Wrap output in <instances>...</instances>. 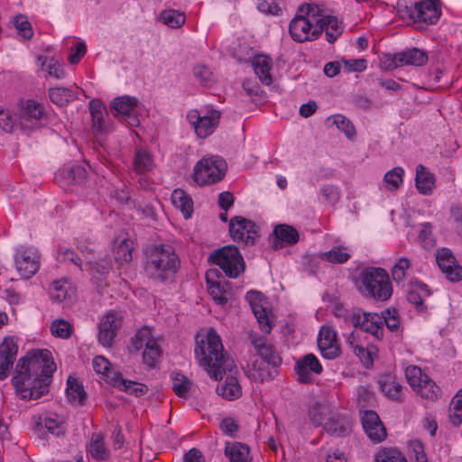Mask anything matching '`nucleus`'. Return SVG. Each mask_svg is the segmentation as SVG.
<instances>
[{"mask_svg":"<svg viewBox=\"0 0 462 462\" xmlns=\"http://www.w3.org/2000/svg\"><path fill=\"white\" fill-rule=\"evenodd\" d=\"M56 370L51 353L47 349H34L20 358L12 378L16 393L25 401L36 400L49 392L52 374Z\"/></svg>","mask_w":462,"mask_h":462,"instance_id":"f257e3e1","label":"nucleus"},{"mask_svg":"<svg viewBox=\"0 0 462 462\" xmlns=\"http://www.w3.org/2000/svg\"><path fill=\"white\" fill-rule=\"evenodd\" d=\"M195 355L200 366L215 380H221L226 371L235 368L234 361L226 357L220 337L210 328L201 339L197 337Z\"/></svg>","mask_w":462,"mask_h":462,"instance_id":"f03ea898","label":"nucleus"},{"mask_svg":"<svg viewBox=\"0 0 462 462\" xmlns=\"http://www.w3.org/2000/svg\"><path fill=\"white\" fill-rule=\"evenodd\" d=\"M180 261L170 245H154L146 249L144 270L151 278L164 282L176 273Z\"/></svg>","mask_w":462,"mask_h":462,"instance_id":"7ed1b4c3","label":"nucleus"},{"mask_svg":"<svg viewBox=\"0 0 462 462\" xmlns=\"http://www.w3.org/2000/svg\"><path fill=\"white\" fill-rule=\"evenodd\" d=\"M359 291L377 301H386L393 294V285L388 273L380 267H365L357 278Z\"/></svg>","mask_w":462,"mask_h":462,"instance_id":"20e7f679","label":"nucleus"},{"mask_svg":"<svg viewBox=\"0 0 462 462\" xmlns=\"http://www.w3.org/2000/svg\"><path fill=\"white\" fill-rule=\"evenodd\" d=\"M226 161L218 155H206L195 165L193 179L199 185H208L221 180L226 171Z\"/></svg>","mask_w":462,"mask_h":462,"instance_id":"39448f33","label":"nucleus"},{"mask_svg":"<svg viewBox=\"0 0 462 462\" xmlns=\"http://www.w3.org/2000/svg\"><path fill=\"white\" fill-rule=\"evenodd\" d=\"M208 261L217 264L231 279L237 278L245 272V263L238 248L235 245H226L208 256Z\"/></svg>","mask_w":462,"mask_h":462,"instance_id":"423d86ee","label":"nucleus"},{"mask_svg":"<svg viewBox=\"0 0 462 462\" xmlns=\"http://www.w3.org/2000/svg\"><path fill=\"white\" fill-rule=\"evenodd\" d=\"M319 15V10L310 5L300 7L296 16L290 23L289 31L291 38L298 42L317 39L319 36L313 34L315 27L313 23Z\"/></svg>","mask_w":462,"mask_h":462,"instance_id":"0eeeda50","label":"nucleus"},{"mask_svg":"<svg viewBox=\"0 0 462 462\" xmlns=\"http://www.w3.org/2000/svg\"><path fill=\"white\" fill-rule=\"evenodd\" d=\"M15 120L24 131H33L46 124V116L42 106L31 99L20 101Z\"/></svg>","mask_w":462,"mask_h":462,"instance_id":"6e6552de","label":"nucleus"},{"mask_svg":"<svg viewBox=\"0 0 462 462\" xmlns=\"http://www.w3.org/2000/svg\"><path fill=\"white\" fill-rule=\"evenodd\" d=\"M347 320L356 328L371 334L376 339L383 337V319L375 312H365L360 308L352 309Z\"/></svg>","mask_w":462,"mask_h":462,"instance_id":"1a4fd4ad","label":"nucleus"},{"mask_svg":"<svg viewBox=\"0 0 462 462\" xmlns=\"http://www.w3.org/2000/svg\"><path fill=\"white\" fill-rule=\"evenodd\" d=\"M428 61V55L423 51L413 48L394 54H384L381 60L382 67L386 70H392L401 66H422Z\"/></svg>","mask_w":462,"mask_h":462,"instance_id":"9d476101","label":"nucleus"},{"mask_svg":"<svg viewBox=\"0 0 462 462\" xmlns=\"http://www.w3.org/2000/svg\"><path fill=\"white\" fill-rule=\"evenodd\" d=\"M113 116L130 127H136L140 121L137 116V99L123 96L116 97L110 105Z\"/></svg>","mask_w":462,"mask_h":462,"instance_id":"9b49d317","label":"nucleus"},{"mask_svg":"<svg viewBox=\"0 0 462 462\" xmlns=\"http://www.w3.org/2000/svg\"><path fill=\"white\" fill-rule=\"evenodd\" d=\"M229 232L235 241L244 242L247 245H254L258 237V226L256 224L243 217L231 218Z\"/></svg>","mask_w":462,"mask_h":462,"instance_id":"f8f14e48","label":"nucleus"},{"mask_svg":"<svg viewBox=\"0 0 462 462\" xmlns=\"http://www.w3.org/2000/svg\"><path fill=\"white\" fill-rule=\"evenodd\" d=\"M222 274L217 269H210L206 273L208 291L214 301L219 305H225L230 296V283L224 280Z\"/></svg>","mask_w":462,"mask_h":462,"instance_id":"ddd939ff","label":"nucleus"},{"mask_svg":"<svg viewBox=\"0 0 462 462\" xmlns=\"http://www.w3.org/2000/svg\"><path fill=\"white\" fill-rule=\"evenodd\" d=\"M436 261L448 280L451 282L462 280V266L457 263L450 249L445 247L438 249Z\"/></svg>","mask_w":462,"mask_h":462,"instance_id":"4468645a","label":"nucleus"},{"mask_svg":"<svg viewBox=\"0 0 462 462\" xmlns=\"http://www.w3.org/2000/svg\"><path fill=\"white\" fill-rule=\"evenodd\" d=\"M440 14L438 0H421L415 3L409 15L415 22L433 24L439 20Z\"/></svg>","mask_w":462,"mask_h":462,"instance_id":"2eb2a0df","label":"nucleus"},{"mask_svg":"<svg viewBox=\"0 0 462 462\" xmlns=\"http://www.w3.org/2000/svg\"><path fill=\"white\" fill-rule=\"evenodd\" d=\"M122 324V316L116 311H109L99 323L98 341L104 346H111L116 330Z\"/></svg>","mask_w":462,"mask_h":462,"instance_id":"dca6fc26","label":"nucleus"},{"mask_svg":"<svg viewBox=\"0 0 462 462\" xmlns=\"http://www.w3.org/2000/svg\"><path fill=\"white\" fill-rule=\"evenodd\" d=\"M18 351L17 338L5 337L0 344V381L7 378Z\"/></svg>","mask_w":462,"mask_h":462,"instance_id":"f3484780","label":"nucleus"},{"mask_svg":"<svg viewBox=\"0 0 462 462\" xmlns=\"http://www.w3.org/2000/svg\"><path fill=\"white\" fill-rule=\"evenodd\" d=\"M318 346L322 356L326 359H335L339 356L340 349L337 340V333L328 326L320 328Z\"/></svg>","mask_w":462,"mask_h":462,"instance_id":"a211bd4d","label":"nucleus"},{"mask_svg":"<svg viewBox=\"0 0 462 462\" xmlns=\"http://www.w3.org/2000/svg\"><path fill=\"white\" fill-rule=\"evenodd\" d=\"M361 420L363 428L372 441L379 443L385 439L387 436L386 429L375 411H365Z\"/></svg>","mask_w":462,"mask_h":462,"instance_id":"6ab92c4d","label":"nucleus"},{"mask_svg":"<svg viewBox=\"0 0 462 462\" xmlns=\"http://www.w3.org/2000/svg\"><path fill=\"white\" fill-rule=\"evenodd\" d=\"M322 365L319 359L313 354H307L300 358L295 365V371L298 374V381L301 383H310L312 381L311 373L320 374Z\"/></svg>","mask_w":462,"mask_h":462,"instance_id":"aec40b11","label":"nucleus"},{"mask_svg":"<svg viewBox=\"0 0 462 462\" xmlns=\"http://www.w3.org/2000/svg\"><path fill=\"white\" fill-rule=\"evenodd\" d=\"M315 27L313 29L314 36H319L325 31L326 39L333 43L342 34L343 27L337 17L332 15H323L321 18L315 19Z\"/></svg>","mask_w":462,"mask_h":462,"instance_id":"412c9836","label":"nucleus"},{"mask_svg":"<svg viewBox=\"0 0 462 462\" xmlns=\"http://www.w3.org/2000/svg\"><path fill=\"white\" fill-rule=\"evenodd\" d=\"M15 264L21 277L29 279L40 267L39 256L32 250L19 251L15 256Z\"/></svg>","mask_w":462,"mask_h":462,"instance_id":"4be33fe9","label":"nucleus"},{"mask_svg":"<svg viewBox=\"0 0 462 462\" xmlns=\"http://www.w3.org/2000/svg\"><path fill=\"white\" fill-rule=\"evenodd\" d=\"M246 300L250 303L251 309L259 323L260 328L265 334L272 331V326L266 312V310L260 304L263 300V295L255 291H250L246 293Z\"/></svg>","mask_w":462,"mask_h":462,"instance_id":"5701e85b","label":"nucleus"},{"mask_svg":"<svg viewBox=\"0 0 462 462\" xmlns=\"http://www.w3.org/2000/svg\"><path fill=\"white\" fill-rule=\"evenodd\" d=\"M252 343L256 350L258 356L263 359V362L273 368H277L282 364V358L275 351L273 346L267 343L266 338L258 337L252 340Z\"/></svg>","mask_w":462,"mask_h":462,"instance_id":"b1692460","label":"nucleus"},{"mask_svg":"<svg viewBox=\"0 0 462 462\" xmlns=\"http://www.w3.org/2000/svg\"><path fill=\"white\" fill-rule=\"evenodd\" d=\"M221 113L216 109H208L201 116L199 123L195 126V132L199 138H206L210 135L219 123Z\"/></svg>","mask_w":462,"mask_h":462,"instance_id":"393cba45","label":"nucleus"},{"mask_svg":"<svg viewBox=\"0 0 462 462\" xmlns=\"http://www.w3.org/2000/svg\"><path fill=\"white\" fill-rule=\"evenodd\" d=\"M273 247L280 248L284 245H294L299 241V233L291 226L286 224L277 225L273 229Z\"/></svg>","mask_w":462,"mask_h":462,"instance_id":"a878e982","label":"nucleus"},{"mask_svg":"<svg viewBox=\"0 0 462 462\" xmlns=\"http://www.w3.org/2000/svg\"><path fill=\"white\" fill-rule=\"evenodd\" d=\"M324 430L333 437H345L351 431L350 421L344 415H335L324 424Z\"/></svg>","mask_w":462,"mask_h":462,"instance_id":"bb28decb","label":"nucleus"},{"mask_svg":"<svg viewBox=\"0 0 462 462\" xmlns=\"http://www.w3.org/2000/svg\"><path fill=\"white\" fill-rule=\"evenodd\" d=\"M253 66L255 74L263 85L269 86L273 83V78L270 73L272 69L270 58L264 55L255 56L253 60Z\"/></svg>","mask_w":462,"mask_h":462,"instance_id":"cd10ccee","label":"nucleus"},{"mask_svg":"<svg viewBox=\"0 0 462 462\" xmlns=\"http://www.w3.org/2000/svg\"><path fill=\"white\" fill-rule=\"evenodd\" d=\"M430 295V291L427 284L422 282H416L408 291L407 300L414 305L418 311L421 312L426 310L424 305V298Z\"/></svg>","mask_w":462,"mask_h":462,"instance_id":"c85d7f7f","label":"nucleus"},{"mask_svg":"<svg viewBox=\"0 0 462 462\" xmlns=\"http://www.w3.org/2000/svg\"><path fill=\"white\" fill-rule=\"evenodd\" d=\"M225 455L229 458L230 462H252L249 447L241 442L226 444Z\"/></svg>","mask_w":462,"mask_h":462,"instance_id":"c756f323","label":"nucleus"},{"mask_svg":"<svg viewBox=\"0 0 462 462\" xmlns=\"http://www.w3.org/2000/svg\"><path fill=\"white\" fill-rule=\"evenodd\" d=\"M268 365L264 362H254L252 367H249L246 371V374L249 378L254 381L264 382L271 381L274 378L277 374L276 368H268Z\"/></svg>","mask_w":462,"mask_h":462,"instance_id":"7c9ffc66","label":"nucleus"},{"mask_svg":"<svg viewBox=\"0 0 462 462\" xmlns=\"http://www.w3.org/2000/svg\"><path fill=\"white\" fill-rule=\"evenodd\" d=\"M381 391L391 400L400 401L402 393V385L391 374H384L379 379Z\"/></svg>","mask_w":462,"mask_h":462,"instance_id":"2f4dec72","label":"nucleus"},{"mask_svg":"<svg viewBox=\"0 0 462 462\" xmlns=\"http://www.w3.org/2000/svg\"><path fill=\"white\" fill-rule=\"evenodd\" d=\"M88 452L94 459L98 461L108 458L109 450L105 444L104 437L100 433H95L91 436Z\"/></svg>","mask_w":462,"mask_h":462,"instance_id":"473e14b6","label":"nucleus"},{"mask_svg":"<svg viewBox=\"0 0 462 462\" xmlns=\"http://www.w3.org/2000/svg\"><path fill=\"white\" fill-rule=\"evenodd\" d=\"M416 188L420 193L429 195L434 187V176L426 171V168L419 164L416 167Z\"/></svg>","mask_w":462,"mask_h":462,"instance_id":"72a5a7b5","label":"nucleus"},{"mask_svg":"<svg viewBox=\"0 0 462 462\" xmlns=\"http://www.w3.org/2000/svg\"><path fill=\"white\" fill-rule=\"evenodd\" d=\"M89 110L94 132L101 133L105 128L104 114L106 113L105 105L98 99H92L89 102Z\"/></svg>","mask_w":462,"mask_h":462,"instance_id":"f704fd0d","label":"nucleus"},{"mask_svg":"<svg viewBox=\"0 0 462 462\" xmlns=\"http://www.w3.org/2000/svg\"><path fill=\"white\" fill-rule=\"evenodd\" d=\"M217 392L219 395L230 401L239 398L242 394L238 381L234 376H227L225 383L217 386Z\"/></svg>","mask_w":462,"mask_h":462,"instance_id":"c9c22d12","label":"nucleus"},{"mask_svg":"<svg viewBox=\"0 0 462 462\" xmlns=\"http://www.w3.org/2000/svg\"><path fill=\"white\" fill-rule=\"evenodd\" d=\"M171 200L174 206L180 209L185 218L191 217L193 203L182 189H175L171 194Z\"/></svg>","mask_w":462,"mask_h":462,"instance_id":"e433bc0d","label":"nucleus"},{"mask_svg":"<svg viewBox=\"0 0 462 462\" xmlns=\"http://www.w3.org/2000/svg\"><path fill=\"white\" fill-rule=\"evenodd\" d=\"M67 396L70 402H78L83 404L86 400L87 394L79 380L71 375L69 376L67 381Z\"/></svg>","mask_w":462,"mask_h":462,"instance_id":"4c0bfd02","label":"nucleus"},{"mask_svg":"<svg viewBox=\"0 0 462 462\" xmlns=\"http://www.w3.org/2000/svg\"><path fill=\"white\" fill-rule=\"evenodd\" d=\"M115 385L137 397L142 396L148 392L147 385L134 381L125 380L121 374L116 375V379H115Z\"/></svg>","mask_w":462,"mask_h":462,"instance_id":"58836bf2","label":"nucleus"},{"mask_svg":"<svg viewBox=\"0 0 462 462\" xmlns=\"http://www.w3.org/2000/svg\"><path fill=\"white\" fill-rule=\"evenodd\" d=\"M51 101L57 106H63L76 98L75 93L66 88H51L49 89Z\"/></svg>","mask_w":462,"mask_h":462,"instance_id":"ea45409f","label":"nucleus"},{"mask_svg":"<svg viewBox=\"0 0 462 462\" xmlns=\"http://www.w3.org/2000/svg\"><path fill=\"white\" fill-rule=\"evenodd\" d=\"M413 390L427 400H436L440 394L439 387L429 376H424V381Z\"/></svg>","mask_w":462,"mask_h":462,"instance_id":"a19ab883","label":"nucleus"},{"mask_svg":"<svg viewBox=\"0 0 462 462\" xmlns=\"http://www.w3.org/2000/svg\"><path fill=\"white\" fill-rule=\"evenodd\" d=\"M45 430L58 437L64 434L65 428L62 423L58 422L52 418L47 417L42 422L37 423L35 427V431L39 436L43 435Z\"/></svg>","mask_w":462,"mask_h":462,"instance_id":"79ce46f5","label":"nucleus"},{"mask_svg":"<svg viewBox=\"0 0 462 462\" xmlns=\"http://www.w3.org/2000/svg\"><path fill=\"white\" fill-rule=\"evenodd\" d=\"M353 351L355 355L359 357L361 363L367 368L373 365L374 360L377 357L378 354L377 347L373 345L367 347L356 345Z\"/></svg>","mask_w":462,"mask_h":462,"instance_id":"37998d69","label":"nucleus"},{"mask_svg":"<svg viewBox=\"0 0 462 462\" xmlns=\"http://www.w3.org/2000/svg\"><path fill=\"white\" fill-rule=\"evenodd\" d=\"M374 462H408L405 456L396 448H383L374 455Z\"/></svg>","mask_w":462,"mask_h":462,"instance_id":"c03bdc74","label":"nucleus"},{"mask_svg":"<svg viewBox=\"0 0 462 462\" xmlns=\"http://www.w3.org/2000/svg\"><path fill=\"white\" fill-rule=\"evenodd\" d=\"M152 160L150 153L143 149L138 148L135 152V156L134 160V168L136 172L143 173L152 169Z\"/></svg>","mask_w":462,"mask_h":462,"instance_id":"a18cd8bd","label":"nucleus"},{"mask_svg":"<svg viewBox=\"0 0 462 462\" xmlns=\"http://www.w3.org/2000/svg\"><path fill=\"white\" fill-rule=\"evenodd\" d=\"M171 378L174 393L179 397L185 398L192 386V382L180 373H173Z\"/></svg>","mask_w":462,"mask_h":462,"instance_id":"49530a36","label":"nucleus"},{"mask_svg":"<svg viewBox=\"0 0 462 462\" xmlns=\"http://www.w3.org/2000/svg\"><path fill=\"white\" fill-rule=\"evenodd\" d=\"M115 260L119 263H129L132 261V242L129 239L124 238L120 241L118 245L114 248Z\"/></svg>","mask_w":462,"mask_h":462,"instance_id":"de8ad7c7","label":"nucleus"},{"mask_svg":"<svg viewBox=\"0 0 462 462\" xmlns=\"http://www.w3.org/2000/svg\"><path fill=\"white\" fill-rule=\"evenodd\" d=\"M154 337L152 335L151 329L147 327H144L139 329L132 338L130 348L134 351H139L143 346L146 347L148 345H150Z\"/></svg>","mask_w":462,"mask_h":462,"instance_id":"09e8293b","label":"nucleus"},{"mask_svg":"<svg viewBox=\"0 0 462 462\" xmlns=\"http://www.w3.org/2000/svg\"><path fill=\"white\" fill-rule=\"evenodd\" d=\"M160 19L164 24L171 28H179L185 23V14L182 12L169 9L161 13Z\"/></svg>","mask_w":462,"mask_h":462,"instance_id":"8fccbe9b","label":"nucleus"},{"mask_svg":"<svg viewBox=\"0 0 462 462\" xmlns=\"http://www.w3.org/2000/svg\"><path fill=\"white\" fill-rule=\"evenodd\" d=\"M62 175L68 179L69 183L80 185L86 180L88 173L84 167L75 165L69 169L63 170Z\"/></svg>","mask_w":462,"mask_h":462,"instance_id":"3c124183","label":"nucleus"},{"mask_svg":"<svg viewBox=\"0 0 462 462\" xmlns=\"http://www.w3.org/2000/svg\"><path fill=\"white\" fill-rule=\"evenodd\" d=\"M68 282L65 280L55 281L50 287L51 298L56 302H61L69 296Z\"/></svg>","mask_w":462,"mask_h":462,"instance_id":"603ef678","label":"nucleus"},{"mask_svg":"<svg viewBox=\"0 0 462 462\" xmlns=\"http://www.w3.org/2000/svg\"><path fill=\"white\" fill-rule=\"evenodd\" d=\"M338 130L345 133L348 138H353L356 134V129L353 124L342 115H335L328 118V121H331Z\"/></svg>","mask_w":462,"mask_h":462,"instance_id":"864d4df0","label":"nucleus"},{"mask_svg":"<svg viewBox=\"0 0 462 462\" xmlns=\"http://www.w3.org/2000/svg\"><path fill=\"white\" fill-rule=\"evenodd\" d=\"M161 356V349L158 345L157 339H153L150 345H148L143 353V358L144 363L150 367H154L159 357Z\"/></svg>","mask_w":462,"mask_h":462,"instance_id":"5fc2aeb1","label":"nucleus"},{"mask_svg":"<svg viewBox=\"0 0 462 462\" xmlns=\"http://www.w3.org/2000/svg\"><path fill=\"white\" fill-rule=\"evenodd\" d=\"M404 171L402 167H395L385 173L383 180L388 189H397L402 183Z\"/></svg>","mask_w":462,"mask_h":462,"instance_id":"6e6d98bb","label":"nucleus"},{"mask_svg":"<svg viewBox=\"0 0 462 462\" xmlns=\"http://www.w3.org/2000/svg\"><path fill=\"white\" fill-rule=\"evenodd\" d=\"M93 368L97 374H101L105 375L107 379H110L115 383V379H116V375H120V374L114 373V375H111L112 371L110 369V363L106 358L101 356H97L93 359Z\"/></svg>","mask_w":462,"mask_h":462,"instance_id":"4d7b16f0","label":"nucleus"},{"mask_svg":"<svg viewBox=\"0 0 462 462\" xmlns=\"http://www.w3.org/2000/svg\"><path fill=\"white\" fill-rule=\"evenodd\" d=\"M405 376L411 387L416 389L424 381V374L421 369L416 365H410L405 370Z\"/></svg>","mask_w":462,"mask_h":462,"instance_id":"13d9d810","label":"nucleus"},{"mask_svg":"<svg viewBox=\"0 0 462 462\" xmlns=\"http://www.w3.org/2000/svg\"><path fill=\"white\" fill-rule=\"evenodd\" d=\"M51 334L61 338H68L71 335L70 324L64 319H56L51 325Z\"/></svg>","mask_w":462,"mask_h":462,"instance_id":"bf43d9fd","label":"nucleus"},{"mask_svg":"<svg viewBox=\"0 0 462 462\" xmlns=\"http://www.w3.org/2000/svg\"><path fill=\"white\" fill-rule=\"evenodd\" d=\"M410 260L406 257H402L393 265L392 269L393 279L397 282H402L406 277V271L410 268Z\"/></svg>","mask_w":462,"mask_h":462,"instance_id":"052dcab7","label":"nucleus"},{"mask_svg":"<svg viewBox=\"0 0 462 462\" xmlns=\"http://www.w3.org/2000/svg\"><path fill=\"white\" fill-rule=\"evenodd\" d=\"M350 254L339 247H334L330 251L322 254V258L333 263H346Z\"/></svg>","mask_w":462,"mask_h":462,"instance_id":"680f3d73","label":"nucleus"},{"mask_svg":"<svg viewBox=\"0 0 462 462\" xmlns=\"http://www.w3.org/2000/svg\"><path fill=\"white\" fill-rule=\"evenodd\" d=\"M383 319V326L385 324L389 330L396 331L399 328V318L398 312L395 309L385 310L380 315Z\"/></svg>","mask_w":462,"mask_h":462,"instance_id":"e2e57ef3","label":"nucleus"},{"mask_svg":"<svg viewBox=\"0 0 462 462\" xmlns=\"http://www.w3.org/2000/svg\"><path fill=\"white\" fill-rule=\"evenodd\" d=\"M14 25L19 32V33L24 39H31L32 37V30L31 23L26 20V18L23 15H18L14 19Z\"/></svg>","mask_w":462,"mask_h":462,"instance_id":"0e129e2a","label":"nucleus"},{"mask_svg":"<svg viewBox=\"0 0 462 462\" xmlns=\"http://www.w3.org/2000/svg\"><path fill=\"white\" fill-rule=\"evenodd\" d=\"M193 73L202 86H208L212 82V73L210 69L204 65H197L193 69Z\"/></svg>","mask_w":462,"mask_h":462,"instance_id":"69168bd1","label":"nucleus"},{"mask_svg":"<svg viewBox=\"0 0 462 462\" xmlns=\"http://www.w3.org/2000/svg\"><path fill=\"white\" fill-rule=\"evenodd\" d=\"M308 416L315 427L321 425L323 420L322 406L319 402H314L309 407Z\"/></svg>","mask_w":462,"mask_h":462,"instance_id":"338daca9","label":"nucleus"},{"mask_svg":"<svg viewBox=\"0 0 462 462\" xmlns=\"http://www.w3.org/2000/svg\"><path fill=\"white\" fill-rule=\"evenodd\" d=\"M91 268L99 274H106L112 268V261L109 257H104L95 263H88Z\"/></svg>","mask_w":462,"mask_h":462,"instance_id":"774afa93","label":"nucleus"}]
</instances>
